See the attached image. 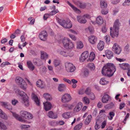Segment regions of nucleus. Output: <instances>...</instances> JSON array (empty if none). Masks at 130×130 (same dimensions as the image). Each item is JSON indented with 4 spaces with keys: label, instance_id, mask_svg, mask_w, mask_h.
I'll return each mask as SVG.
<instances>
[{
    "label": "nucleus",
    "instance_id": "f257e3e1",
    "mask_svg": "<svg viewBox=\"0 0 130 130\" xmlns=\"http://www.w3.org/2000/svg\"><path fill=\"white\" fill-rule=\"evenodd\" d=\"M116 70L114 64L108 63L103 67L102 71L103 75L110 77L112 76Z\"/></svg>",
    "mask_w": 130,
    "mask_h": 130
},
{
    "label": "nucleus",
    "instance_id": "f03ea898",
    "mask_svg": "<svg viewBox=\"0 0 130 130\" xmlns=\"http://www.w3.org/2000/svg\"><path fill=\"white\" fill-rule=\"evenodd\" d=\"M119 25V20L117 19L115 22L113 26V30H112V27H110V35L112 38H114L115 37H117L118 36Z\"/></svg>",
    "mask_w": 130,
    "mask_h": 130
},
{
    "label": "nucleus",
    "instance_id": "7ed1b4c3",
    "mask_svg": "<svg viewBox=\"0 0 130 130\" xmlns=\"http://www.w3.org/2000/svg\"><path fill=\"white\" fill-rule=\"evenodd\" d=\"M15 93L23 97L22 102L24 106L26 107L28 106L29 105V102L28 100V97L26 94L23 91L19 89H15Z\"/></svg>",
    "mask_w": 130,
    "mask_h": 130
},
{
    "label": "nucleus",
    "instance_id": "20e7f679",
    "mask_svg": "<svg viewBox=\"0 0 130 130\" xmlns=\"http://www.w3.org/2000/svg\"><path fill=\"white\" fill-rule=\"evenodd\" d=\"M62 41L63 45L65 48L67 49H71L73 48L74 44L69 39L64 38Z\"/></svg>",
    "mask_w": 130,
    "mask_h": 130
},
{
    "label": "nucleus",
    "instance_id": "39448f33",
    "mask_svg": "<svg viewBox=\"0 0 130 130\" xmlns=\"http://www.w3.org/2000/svg\"><path fill=\"white\" fill-rule=\"evenodd\" d=\"M58 23L64 28L69 29L72 27V25L69 20H65L59 19L58 20Z\"/></svg>",
    "mask_w": 130,
    "mask_h": 130
},
{
    "label": "nucleus",
    "instance_id": "423d86ee",
    "mask_svg": "<svg viewBox=\"0 0 130 130\" xmlns=\"http://www.w3.org/2000/svg\"><path fill=\"white\" fill-rule=\"evenodd\" d=\"M73 3L82 9H84L86 8V6L88 4H90L88 3H85L81 1L73 0Z\"/></svg>",
    "mask_w": 130,
    "mask_h": 130
},
{
    "label": "nucleus",
    "instance_id": "0eeeda50",
    "mask_svg": "<svg viewBox=\"0 0 130 130\" xmlns=\"http://www.w3.org/2000/svg\"><path fill=\"white\" fill-rule=\"evenodd\" d=\"M66 69L68 72H73L75 69V67L72 63L66 62L65 63Z\"/></svg>",
    "mask_w": 130,
    "mask_h": 130
},
{
    "label": "nucleus",
    "instance_id": "6e6552de",
    "mask_svg": "<svg viewBox=\"0 0 130 130\" xmlns=\"http://www.w3.org/2000/svg\"><path fill=\"white\" fill-rule=\"evenodd\" d=\"M112 50L116 54L119 55L122 51L121 48L117 43H115L112 47Z\"/></svg>",
    "mask_w": 130,
    "mask_h": 130
},
{
    "label": "nucleus",
    "instance_id": "1a4fd4ad",
    "mask_svg": "<svg viewBox=\"0 0 130 130\" xmlns=\"http://www.w3.org/2000/svg\"><path fill=\"white\" fill-rule=\"evenodd\" d=\"M53 64L55 67H57L58 70H60L63 68V66L61 61L59 59H55L53 61Z\"/></svg>",
    "mask_w": 130,
    "mask_h": 130
},
{
    "label": "nucleus",
    "instance_id": "9d476101",
    "mask_svg": "<svg viewBox=\"0 0 130 130\" xmlns=\"http://www.w3.org/2000/svg\"><path fill=\"white\" fill-rule=\"evenodd\" d=\"M72 98L70 95L68 93H66L63 95L61 98V102L63 103H66L70 101Z\"/></svg>",
    "mask_w": 130,
    "mask_h": 130
},
{
    "label": "nucleus",
    "instance_id": "9b49d317",
    "mask_svg": "<svg viewBox=\"0 0 130 130\" xmlns=\"http://www.w3.org/2000/svg\"><path fill=\"white\" fill-rule=\"evenodd\" d=\"M20 114L22 117L26 119H31L33 118V116L31 114L25 111H21Z\"/></svg>",
    "mask_w": 130,
    "mask_h": 130
},
{
    "label": "nucleus",
    "instance_id": "f8f14e48",
    "mask_svg": "<svg viewBox=\"0 0 130 130\" xmlns=\"http://www.w3.org/2000/svg\"><path fill=\"white\" fill-rule=\"evenodd\" d=\"M47 36V33L46 31H43L40 34L39 37L41 40L45 41L46 39Z\"/></svg>",
    "mask_w": 130,
    "mask_h": 130
},
{
    "label": "nucleus",
    "instance_id": "ddd939ff",
    "mask_svg": "<svg viewBox=\"0 0 130 130\" xmlns=\"http://www.w3.org/2000/svg\"><path fill=\"white\" fill-rule=\"evenodd\" d=\"M89 53L88 51L84 52L80 57L79 59L80 61L83 62L88 57Z\"/></svg>",
    "mask_w": 130,
    "mask_h": 130
},
{
    "label": "nucleus",
    "instance_id": "4468645a",
    "mask_svg": "<svg viewBox=\"0 0 130 130\" xmlns=\"http://www.w3.org/2000/svg\"><path fill=\"white\" fill-rule=\"evenodd\" d=\"M78 22L81 24H85L87 22V20L83 16H78L77 17Z\"/></svg>",
    "mask_w": 130,
    "mask_h": 130
},
{
    "label": "nucleus",
    "instance_id": "2eb2a0df",
    "mask_svg": "<svg viewBox=\"0 0 130 130\" xmlns=\"http://www.w3.org/2000/svg\"><path fill=\"white\" fill-rule=\"evenodd\" d=\"M83 104L81 102H79L75 106L74 109V112H77L79 111L82 108Z\"/></svg>",
    "mask_w": 130,
    "mask_h": 130
},
{
    "label": "nucleus",
    "instance_id": "dca6fc26",
    "mask_svg": "<svg viewBox=\"0 0 130 130\" xmlns=\"http://www.w3.org/2000/svg\"><path fill=\"white\" fill-rule=\"evenodd\" d=\"M12 113L13 116L17 120L21 122H25V120L21 117H20L19 115L15 112H12Z\"/></svg>",
    "mask_w": 130,
    "mask_h": 130
},
{
    "label": "nucleus",
    "instance_id": "f3484780",
    "mask_svg": "<svg viewBox=\"0 0 130 130\" xmlns=\"http://www.w3.org/2000/svg\"><path fill=\"white\" fill-rule=\"evenodd\" d=\"M44 108L45 110L46 111H48L50 110L52 107V105L51 103L49 102H46L45 103H43Z\"/></svg>",
    "mask_w": 130,
    "mask_h": 130
},
{
    "label": "nucleus",
    "instance_id": "a211bd4d",
    "mask_svg": "<svg viewBox=\"0 0 130 130\" xmlns=\"http://www.w3.org/2000/svg\"><path fill=\"white\" fill-rule=\"evenodd\" d=\"M96 37L94 36H91L89 37V40L92 44H95L97 41Z\"/></svg>",
    "mask_w": 130,
    "mask_h": 130
},
{
    "label": "nucleus",
    "instance_id": "6ab92c4d",
    "mask_svg": "<svg viewBox=\"0 0 130 130\" xmlns=\"http://www.w3.org/2000/svg\"><path fill=\"white\" fill-rule=\"evenodd\" d=\"M1 104L2 106H4L5 108L9 110H11L12 109L11 106L7 102H2L1 103Z\"/></svg>",
    "mask_w": 130,
    "mask_h": 130
},
{
    "label": "nucleus",
    "instance_id": "aec40b11",
    "mask_svg": "<svg viewBox=\"0 0 130 130\" xmlns=\"http://www.w3.org/2000/svg\"><path fill=\"white\" fill-rule=\"evenodd\" d=\"M31 96L32 97L33 99L36 104L38 106H39V99L37 96L34 93H32L31 94Z\"/></svg>",
    "mask_w": 130,
    "mask_h": 130
},
{
    "label": "nucleus",
    "instance_id": "412c9836",
    "mask_svg": "<svg viewBox=\"0 0 130 130\" xmlns=\"http://www.w3.org/2000/svg\"><path fill=\"white\" fill-rule=\"evenodd\" d=\"M104 47V42L102 41H100L98 44L97 48L99 51H102Z\"/></svg>",
    "mask_w": 130,
    "mask_h": 130
},
{
    "label": "nucleus",
    "instance_id": "4be33fe9",
    "mask_svg": "<svg viewBox=\"0 0 130 130\" xmlns=\"http://www.w3.org/2000/svg\"><path fill=\"white\" fill-rule=\"evenodd\" d=\"M106 56L108 59H110L113 56L112 52L109 50H107L106 51Z\"/></svg>",
    "mask_w": 130,
    "mask_h": 130
},
{
    "label": "nucleus",
    "instance_id": "5701e85b",
    "mask_svg": "<svg viewBox=\"0 0 130 130\" xmlns=\"http://www.w3.org/2000/svg\"><path fill=\"white\" fill-rule=\"evenodd\" d=\"M66 86L63 84H60L58 87V90L60 92H63L66 89Z\"/></svg>",
    "mask_w": 130,
    "mask_h": 130
},
{
    "label": "nucleus",
    "instance_id": "b1692460",
    "mask_svg": "<svg viewBox=\"0 0 130 130\" xmlns=\"http://www.w3.org/2000/svg\"><path fill=\"white\" fill-rule=\"evenodd\" d=\"M48 115L49 118L52 119H55L57 117L56 114L54 113L52 111H49Z\"/></svg>",
    "mask_w": 130,
    "mask_h": 130
},
{
    "label": "nucleus",
    "instance_id": "393cba45",
    "mask_svg": "<svg viewBox=\"0 0 130 130\" xmlns=\"http://www.w3.org/2000/svg\"><path fill=\"white\" fill-rule=\"evenodd\" d=\"M109 99V95L107 94H105L104 95L102 98V102L103 103H106L108 101Z\"/></svg>",
    "mask_w": 130,
    "mask_h": 130
},
{
    "label": "nucleus",
    "instance_id": "a878e982",
    "mask_svg": "<svg viewBox=\"0 0 130 130\" xmlns=\"http://www.w3.org/2000/svg\"><path fill=\"white\" fill-rule=\"evenodd\" d=\"M27 64L28 67L30 70L31 71L34 70L35 67L33 65L32 63L30 61H27Z\"/></svg>",
    "mask_w": 130,
    "mask_h": 130
},
{
    "label": "nucleus",
    "instance_id": "bb28decb",
    "mask_svg": "<svg viewBox=\"0 0 130 130\" xmlns=\"http://www.w3.org/2000/svg\"><path fill=\"white\" fill-rule=\"evenodd\" d=\"M0 117L4 119L7 120L8 119V117L6 114L3 112L2 110L0 109Z\"/></svg>",
    "mask_w": 130,
    "mask_h": 130
},
{
    "label": "nucleus",
    "instance_id": "cd10ccee",
    "mask_svg": "<svg viewBox=\"0 0 130 130\" xmlns=\"http://www.w3.org/2000/svg\"><path fill=\"white\" fill-rule=\"evenodd\" d=\"M96 21L97 23L99 25L102 24L103 23V18L100 16H99L96 18Z\"/></svg>",
    "mask_w": 130,
    "mask_h": 130
},
{
    "label": "nucleus",
    "instance_id": "c85d7f7f",
    "mask_svg": "<svg viewBox=\"0 0 130 130\" xmlns=\"http://www.w3.org/2000/svg\"><path fill=\"white\" fill-rule=\"evenodd\" d=\"M119 64L121 68L124 70H127L129 68V65L128 63H123Z\"/></svg>",
    "mask_w": 130,
    "mask_h": 130
},
{
    "label": "nucleus",
    "instance_id": "c756f323",
    "mask_svg": "<svg viewBox=\"0 0 130 130\" xmlns=\"http://www.w3.org/2000/svg\"><path fill=\"white\" fill-rule=\"evenodd\" d=\"M67 3L72 8L73 10L76 12H80V10L77 9L76 7L73 5L71 4L69 1H67Z\"/></svg>",
    "mask_w": 130,
    "mask_h": 130
},
{
    "label": "nucleus",
    "instance_id": "7c9ffc66",
    "mask_svg": "<svg viewBox=\"0 0 130 130\" xmlns=\"http://www.w3.org/2000/svg\"><path fill=\"white\" fill-rule=\"evenodd\" d=\"M60 54L65 57H67L68 56L71 57L73 55V54H72L71 56L68 52L66 51H61L60 52Z\"/></svg>",
    "mask_w": 130,
    "mask_h": 130
},
{
    "label": "nucleus",
    "instance_id": "2f4dec72",
    "mask_svg": "<svg viewBox=\"0 0 130 130\" xmlns=\"http://www.w3.org/2000/svg\"><path fill=\"white\" fill-rule=\"evenodd\" d=\"M36 85L38 87H39L41 88H43L44 86L43 82L40 80H39L36 82Z\"/></svg>",
    "mask_w": 130,
    "mask_h": 130
},
{
    "label": "nucleus",
    "instance_id": "473e14b6",
    "mask_svg": "<svg viewBox=\"0 0 130 130\" xmlns=\"http://www.w3.org/2000/svg\"><path fill=\"white\" fill-rule=\"evenodd\" d=\"M91 118L92 116L91 115H90L88 116L84 122V123L86 125H88L89 123Z\"/></svg>",
    "mask_w": 130,
    "mask_h": 130
},
{
    "label": "nucleus",
    "instance_id": "72a5a7b5",
    "mask_svg": "<svg viewBox=\"0 0 130 130\" xmlns=\"http://www.w3.org/2000/svg\"><path fill=\"white\" fill-rule=\"evenodd\" d=\"M24 80L21 77H16L15 79V81L17 84L19 85L20 84L23 82H24Z\"/></svg>",
    "mask_w": 130,
    "mask_h": 130
},
{
    "label": "nucleus",
    "instance_id": "f704fd0d",
    "mask_svg": "<svg viewBox=\"0 0 130 130\" xmlns=\"http://www.w3.org/2000/svg\"><path fill=\"white\" fill-rule=\"evenodd\" d=\"M100 5L102 8H106L107 6V4L104 1H101L100 2Z\"/></svg>",
    "mask_w": 130,
    "mask_h": 130
},
{
    "label": "nucleus",
    "instance_id": "c9c22d12",
    "mask_svg": "<svg viewBox=\"0 0 130 130\" xmlns=\"http://www.w3.org/2000/svg\"><path fill=\"white\" fill-rule=\"evenodd\" d=\"M19 85L21 88L23 90L25 89L26 88V83L24 80V82H23L20 84H19Z\"/></svg>",
    "mask_w": 130,
    "mask_h": 130
},
{
    "label": "nucleus",
    "instance_id": "e433bc0d",
    "mask_svg": "<svg viewBox=\"0 0 130 130\" xmlns=\"http://www.w3.org/2000/svg\"><path fill=\"white\" fill-rule=\"evenodd\" d=\"M43 97L47 100H52V98L51 95L47 93H45L43 94Z\"/></svg>",
    "mask_w": 130,
    "mask_h": 130
},
{
    "label": "nucleus",
    "instance_id": "4c0bfd02",
    "mask_svg": "<svg viewBox=\"0 0 130 130\" xmlns=\"http://www.w3.org/2000/svg\"><path fill=\"white\" fill-rule=\"evenodd\" d=\"M41 59H45L47 58L48 55L46 53L43 52H41Z\"/></svg>",
    "mask_w": 130,
    "mask_h": 130
},
{
    "label": "nucleus",
    "instance_id": "58836bf2",
    "mask_svg": "<svg viewBox=\"0 0 130 130\" xmlns=\"http://www.w3.org/2000/svg\"><path fill=\"white\" fill-rule=\"evenodd\" d=\"M95 57V55L93 52H91L90 53L89 58L90 61H92L94 59Z\"/></svg>",
    "mask_w": 130,
    "mask_h": 130
},
{
    "label": "nucleus",
    "instance_id": "ea45409f",
    "mask_svg": "<svg viewBox=\"0 0 130 130\" xmlns=\"http://www.w3.org/2000/svg\"><path fill=\"white\" fill-rule=\"evenodd\" d=\"M76 45V47L78 49L81 48L83 47V43L80 41L77 42Z\"/></svg>",
    "mask_w": 130,
    "mask_h": 130
},
{
    "label": "nucleus",
    "instance_id": "a19ab883",
    "mask_svg": "<svg viewBox=\"0 0 130 130\" xmlns=\"http://www.w3.org/2000/svg\"><path fill=\"white\" fill-rule=\"evenodd\" d=\"M62 117L64 118H68L70 117V113L68 112L63 113L62 115Z\"/></svg>",
    "mask_w": 130,
    "mask_h": 130
},
{
    "label": "nucleus",
    "instance_id": "79ce46f5",
    "mask_svg": "<svg viewBox=\"0 0 130 130\" xmlns=\"http://www.w3.org/2000/svg\"><path fill=\"white\" fill-rule=\"evenodd\" d=\"M40 71L41 73H46V68L44 66H42L40 68Z\"/></svg>",
    "mask_w": 130,
    "mask_h": 130
},
{
    "label": "nucleus",
    "instance_id": "37998d69",
    "mask_svg": "<svg viewBox=\"0 0 130 130\" xmlns=\"http://www.w3.org/2000/svg\"><path fill=\"white\" fill-rule=\"evenodd\" d=\"M83 125V123H80L79 124L76 125L74 128L75 130H79L82 127Z\"/></svg>",
    "mask_w": 130,
    "mask_h": 130
},
{
    "label": "nucleus",
    "instance_id": "c03bdc74",
    "mask_svg": "<svg viewBox=\"0 0 130 130\" xmlns=\"http://www.w3.org/2000/svg\"><path fill=\"white\" fill-rule=\"evenodd\" d=\"M89 68L91 70H93L95 69V66L93 63H89L88 64Z\"/></svg>",
    "mask_w": 130,
    "mask_h": 130
},
{
    "label": "nucleus",
    "instance_id": "a18cd8bd",
    "mask_svg": "<svg viewBox=\"0 0 130 130\" xmlns=\"http://www.w3.org/2000/svg\"><path fill=\"white\" fill-rule=\"evenodd\" d=\"M83 100V102L86 104H88L89 103V99L86 97H84Z\"/></svg>",
    "mask_w": 130,
    "mask_h": 130
},
{
    "label": "nucleus",
    "instance_id": "49530a36",
    "mask_svg": "<svg viewBox=\"0 0 130 130\" xmlns=\"http://www.w3.org/2000/svg\"><path fill=\"white\" fill-rule=\"evenodd\" d=\"M107 82L106 81L104 78H102L101 79L100 83L102 85H105L107 83Z\"/></svg>",
    "mask_w": 130,
    "mask_h": 130
},
{
    "label": "nucleus",
    "instance_id": "de8ad7c7",
    "mask_svg": "<svg viewBox=\"0 0 130 130\" xmlns=\"http://www.w3.org/2000/svg\"><path fill=\"white\" fill-rule=\"evenodd\" d=\"M0 127L1 129L4 130L7 129V128L6 125L3 123L1 122L0 123Z\"/></svg>",
    "mask_w": 130,
    "mask_h": 130
},
{
    "label": "nucleus",
    "instance_id": "09e8293b",
    "mask_svg": "<svg viewBox=\"0 0 130 130\" xmlns=\"http://www.w3.org/2000/svg\"><path fill=\"white\" fill-rule=\"evenodd\" d=\"M104 39H105L106 43L109 44L110 40L109 36V35H106Z\"/></svg>",
    "mask_w": 130,
    "mask_h": 130
},
{
    "label": "nucleus",
    "instance_id": "8fccbe9b",
    "mask_svg": "<svg viewBox=\"0 0 130 130\" xmlns=\"http://www.w3.org/2000/svg\"><path fill=\"white\" fill-rule=\"evenodd\" d=\"M85 93L88 95H89L90 93H92L91 92V89L89 88H88L86 89L85 91Z\"/></svg>",
    "mask_w": 130,
    "mask_h": 130
},
{
    "label": "nucleus",
    "instance_id": "3c124183",
    "mask_svg": "<svg viewBox=\"0 0 130 130\" xmlns=\"http://www.w3.org/2000/svg\"><path fill=\"white\" fill-rule=\"evenodd\" d=\"M58 12H59V11L58 9H57L56 10H53L50 13L49 15H53Z\"/></svg>",
    "mask_w": 130,
    "mask_h": 130
},
{
    "label": "nucleus",
    "instance_id": "603ef678",
    "mask_svg": "<svg viewBox=\"0 0 130 130\" xmlns=\"http://www.w3.org/2000/svg\"><path fill=\"white\" fill-rule=\"evenodd\" d=\"M109 116L108 117L109 120H111L113 118V117L115 115V113L113 112H110L109 113Z\"/></svg>",
    "mask_w": 130,
    "mask_h": 130
},
{
    "label": "nucleus",
    "instance_id": "864d4df0",
    "mask_svg": "<svg viewBox=\"0 0 130 130\" xmlns=\"http://www.w3.org/2000/svg\"><path fill=\"white\" fill-rule=\"evenodd\" d=\"M129 45L128 44H127L124 47V51L126 52H128L129 51Z\"/></svg>",
    "mask_w": 130,
    "mask_h": 130
},
{
    "label": "nucleus",
    "instance_id": "5fc2aeb1",
    "mask_svg": "<svg viewBox=\"0 0 130 130\" xmlns=\"http://www.w3.org/2000/svg\"><path fill=\"white\" fill-rule=\"evenodd\" d=\"M10 64V63L6 61L2 63L1 65V66L2 67H3L6 65Z\"/></svg>",
    "mask_w": 130,
    "mask_h": 130
},
{
    "label": "nucleus",
    "instance_id": "6e6d98bb",
    "mask_svg": "<svg viewBox=\"0 0 130 130\" xmlns=\"http://www.w3.org/2000/svg\"><path fill=\"white\" fill-rule=\"evenodd\" d=\"M30 127V126L28 125L22 124L21 125V127L22 129L27 128H29Z\"/></svg>",
    "mask_w": 130,
    "mask_h": 130
},
{
    "label": "nucleus",
    "instance_id": "4d7b16f0",
    "mask_svg": "<svg viewBox=\"0 0 130 130\" xmlns=\"http://www.w3.org/2000/svg\"><path fill=\"white\" fill-rule=\"evenodd\" d=\"M107 10L106 9H102L101 10V13L102 14L106 15L108 13Z\"/></svg>",
    "mask_w": 130,
    "mask_h": 130
},
{
    "label": "nucleus",
    "instance_id": "13d9d810",
    "mask_svg": "<svg viewBox=\"0 0 130 130\" xmlns=\"http://www.w3.org/2000/svg\"><path fill=\"white\" fill-rule=\"evenodd\" d=\"M69 37L73 40L75 41L76 39V38L75 37L71 34H69Z\"/></svg>",
    "mask_w": 130,
    "mask_h": 130
},
{
    "label": "nucleus",
    "instance_id": "bf43d9fd",
    "mask_svg": "<svg viewBox=\"0 0 130 130\" xmlns=\"http://www.w3.org/2000/svg\"><path fill=\"white\" fill-rule=\"evenodd\" d=\"M63 79L64 81L67 82L70 84H71L72 83L71 81L68 79H66L65 78H63Z\"/></svg>",
    "mask_w": 130,
    "mask_h": 130
},
{
    "label": "nucleus",
    "instance_id": "052dcab7",
    "mask_svg": "<svg viewBox=\"0 0 130 130\" xmlns=\"http://www.w3.org/2000/svg\"><path fill=\"white\" fill-rule=\"evenodd\" d=\"M12 104L13 105H15L18 103L17 100L15 99H13L12 100Z\"/></svg>",
    "mask_w": 130,
    "mask_h": 130
},
{
    "label": "nucleus",
    "instance_id": "680f3d73",
    "mask_svg": "<svg viewBox=\"0 0 130 130\" xmlns=\"http://www.w3.org/2000/svg\"><path fill=\"white\" fill-rule=\"evenodd\" d=\"M90 97L91 98V99L92 100H94L95 98V96L94 94L92 93H90V94L89 95Z\"/></svg>",
    "mask_w": 130,
    "mask_h": 130
},
{
    "label": "nucleus",
    "instance_id": "e2e57ef3",
    "mask_svg": "<svg viewBox=\"0 0 130 130\" xmlns=\"http://www.w3.org/2000/svg\"><path fill=\"white\" fill-rule=\"evenodd\" d=\"M107 30V29L105 26H103L102 29V32L104 33Z\"/></svg>",
    "mask_w": 130,
    "mask_h": 130
},
{
    "label": "nucleus",
    "instance_id": "0e129e2a",
    "mask_svg": "<svg viewBox=\"0 0 130 130\" xmlns=\"http://www.w3.org/2000/svg\"><path fill=\"white\" fill-rule=\"evenodd\" d=\"M125 106V104L124 103H121L120 104L119 109H121L123 108Z\"/></svg>",
    "mask_w": 130,
    "mask_h": 130
},
{
    "label": "nucleus",
    "instance_id": "69168bd1",
    "mask_svg": "<svg viewBox=\"0 0 130 130\" xmlns=\"http://www.w3.org/2000/svg\"><path fill=\"white\" fill-rule=\"evenodd\" d=\"M89 71L87 70H86L84 71V75L85 76H87L89 74Z\"/></svg>",
    "mask_w": 130,
    "mask_h": 130
},
{
    "label": "nucleus",
    "instance_id": "338daca9",
    "mask_svg": "<svg viewBox=\"0 0 130 130\" xmlns=\"http://www.w3.org/2000/svg\"><path fill=\"white\" fill-rule=\"evenodd\" d=\"M106 122L105 121H103L102 124L101 125V128H103L105 127L106 125Z\"/></svg>",
    "mask_w": 130,
    "mask_h": 130
},
{
    "label": "nucleus",
    "instance_id": "774afa93",
    "mask_svg": "<svg viewBox=\"0 0 130 130\" xmlns=\"http://www.w3.org/2000/svg\"><path fill=\"white\" fill-rule=\"evenodd\" d=\"M73 107V106L71 104H68L67 105V107L69 109H72Z\"/></svg>",
    "mask_w": 130,
    "mask_h": 130
}]
</instances>
